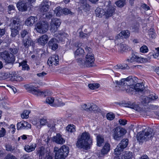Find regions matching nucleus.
Masks as SVG:
<instances>
[{
	"label": "nucleus",
	"instance_id": "19",
	"mask_svg": "<svg viewBox=\"0 0 159 159\" xmlns=\"http://www.w3.org/2000/svg\"><path fill=\"white\" fill-rule=\"evenodd\" d=\"M17 7L21 11H25L27 10V8L29 6L23 0L22 1L19 2L17 5Z\"/></svg>",
	"mask_w": 159,
	"mask_h": 159
},
{
	"label": "nucleus",
	"instance_id": "64",
	"mask_svg": "<svg viewBox=\"0 0 159 159\" xmlns=\"http://www.w3.org/2000/svg\"><path fill=\"white\" fill-rule=\"evenodd\" d=\"M65 105V103L61 101L59 102L57 105L55 104L53 105L54 107L63 106Z\"/></svg>",
	"mask_w": 159,
	"mask_h": 159
},
{
	"label": "nucleus",
	"instance_id": "5",
	"mask_svg": "<svg viewBox=\"0 0 159 159\" xmlns=\"http://www.w3.org/2000/svg\"><path fill=\"white\" fill-rule=\"evenodd\" d=\"M126 132V131L125 129L117 127L112 130V136L114 139L119 141L123 138Z\"/></svg>",
	"mask_w": 159,
	"mask_h": 159
},
{
	"label": "nucleus",
	"instance_id": "22",
	"mask_svg": "<svg viewBox=\"0 0 159 159\" xmlns=\"http://www.w3.org/2000/svg\"><path fill=\"white\" fill-rule=\"evenodd\" d=\"M38 20L36 16H31L28 18L25 21V24L28 26H32Z\"/></svg>",
	"mask_w": 159,
	"mask_h": 159
},
{
	"label": "nucleus",
	"instance_id": "41",
	"mask_svg": "<svg viewBox=\"0 0 159 159\" xmlns=\"http://www.w3.org/2000/svg\"><path fill=\"white\" fill-rule=\"evenodd\" d=\"M11 77V80H16L17 81H20L22 80L23 78L22 77L16 75V74H12Z\"/></svg>",
	"mask_w": 159,
	"mask_h": 159
},
{
	"label": "nucleus",
	"instance_id": "24",
	"mask_svg": "<svg viewBox=\"0 0 159 159\" xmlns=\"http://www.w3.org/2000/svg\"><path fill=\"white\" fill-rule=\"evenodd\" d=\"M125 80L123 82L124 86H132L133 85L134 83V80L132 78V76H129L127 78L124 79Z\"/></svg>",
	"mask_w": 159,
	"mask_h": 159
},
{
	"label": "nucleus",
	"instance_id": "13",
	"mask_svg": "<svg viewBox=\"0 0 159 159\" xmlns=\"http://www.w3.org/2000/svg\"><path fill=\"white\" fill-rule=\"evenodd\" d=\"M80 7L78 8V11L80 14L83 12L82 11L86 12L89 8V5L87 3L86 0H82L80 3Z\"/></svg>",
	"mask_w": 159,
	"mask_h": 159
},
{
	"label": "nucleus",
	"instance_id": "32",
	"mask_svg": "<svg viewBox=\"0 0 159 159\" xmlns=\"http://www.w3.org/2000/svg\"><path fill=\"white\" fill-rule=\"evenodd\" d=\"M144 89V87L142 84L138 83L136 84L134 87V89L136 91L142 92Z\"/></svg>",
	"mask_w": 159,
	"mask_h": 159
},
{
	"label": "nucleus",
	"instance_id": "16",
	"mask_svg": "<svg viewBox=\"0 0 159 159\" xmlns=\"http://www.w3.org/2000/svg\"><path fill=\"white\" fill-rule=\"evenodd\" d=\"M130 36V32L129 30H124L121 31L119 34L116 37V40H120L121 38H128Z\"/></svg>",
	"mask_w": 159,
	"mask_h": 159
},
{
	"label": "nucleus",
	"instance_id": "60",
	"mask_svg": "<svg viewBox=\"0 0 159 159\" xmlns=\"http://www.w3.org/2000/svg\"><path fill=\"white\" fill-rule=\"evenodd\" d=\"M4 159H17L12 154H8L4 158Z\"/></svg>",
	"mask_w": 159,
	"mask_h": 159
},
{
	"label": "nucleus",
	"instance_id": "21",
	"mask_svg": "<svg viewBox=\"0 0 159 159\" xmlns=\"http://www.w3.org/2000/svg\"><path fill=\"white\" fill-rule=\"evenodd\" d=\"M54 152L55 153V159H65L66 157L63 156V153H61L58 149V148L55 147L54 149Z\"/></svg>",
	"mask_w": 159,
	"mask_h": 159
},
{
	"label": "nucleus",
	"instance_id": "43",
	"mask_svg": "<svg viewBox=\"0 0 159 159\" xmlns=\"http://www.w3.org/2000/svg\"><path fill=\"white\" fill-rule=\"evenodd\" d=\"M29 32L26 30H22L20 32L21 36L23 39L29 36Z\"/></svg>",
	"mask_w": 159,
	"mask_h": 159
},
{
	"label": "nucleus",
	"instance_id": "37",
	"mask_svg": "<svg viewBox=\"0 0 159 159\" xmlns=\"http://www.w3.org/2000/svg\"><path fill=\"white\" fill-rule=\"evenodd\" d=\"M66 130L70 133L74 132L75 131V126L72 125H69L66 127Z\"/></svg>",
	"mask_w": 159,
	"mask_h": 159
},
{
	"label": "nucleus",
	"instance_id": "26",
	"mask_svg": "<svg viewBox=\"0 0 159 159\" xmlns=\"http://www.w3.org/2000/svg\"><path fill=\"white\" fill-rule=\"evenodd\" d=\"M110 146L108 143H106L102 149L101 152V154L102 156H104L107 154L110 150Z\"/></svg>",
	"mask_w": 159,
	"mask_h": 159
},
{
	"label": "nucleus",
	"instance_id": "4",
	"mask_svg": "<svg viewBox=\"0 0 159 159\" xmlns=\"http://www.w3.org/2000/svg\"><path fill=\"white\" fill-rule=\"evenodd\" d=\"M9 26L11 30V35L15 37L17 35L21 28V22L20 19L16 17H13L10 20Z\"/></svg>",
	"mask_w": 159,
	"mask_h": 159
},
{
	"label": "nucleus",
	"instance_id": "28",
	"mask_svg": "<svg viewBox=\"0 0 159 159\" xmlns=\"http://www.w3.org/2000/svg\"><path fill=\"white\" fill-rule=\"evenodd\" d=\"M105 10V15L107 17L111 16L115 11V8L111 6L106 8Z\"/></svg>",
	"mask_w": 159,
	"mask_h": 159
},
{
	"label": "nucleus",
	"instance_id": "54",
	"mask_svg": "<svg viewBox=\"0 0 159 159\" xmlns=\"http://www.w3.org/2000/svg\"><path fill=\"white\" fill-rule=\"evenodd\" d=\"M5 147L6 150L7 151L13 152L14 150V148L10 145H7Z\"/></svg>",
	"mask_w": 159,
	"mask_h": 159
},
{
	"label": "nucleus",
	"instance_id": "42",
	"mask_svg": "<svg viewBox=\"0 0 159 159\" xmlns=\"http://www.w3.org/2000/svg\"><path fill=\"white\" fill-rule=\"evenodd\" d=\"M12 74L9 73V74L7 73L3 72L2 73L1 75V76L2 77L3 79H6L8 78H10L11 79V77Z\"/></svg>",
	"mask_w": 159,
	"mask_h": 159
},
{
	"label": "nucleus",
	"instance_id": "10",
	"mask_svg": "<svg viewBox=\"0 0 159 159\" xmlns=\"http://www.w3.org/2000/svg\"><path fill=\"white\" fill-rule=\"evenodd\" d=\"M48 27V24L47 22H40L37 25L36 29L38 32L44 33L47 31Z\"/></svg>",
	"mask_w": 159,
	"mask_h": 159
},
{
	"label": "nucleus",
	"instance_id": "15",
	"mask_svg": "<svg viewBox=\"0 0 159 159\" xmlns=\"http://www.w3.org/2000/svg\"><path fill=\"white\" fill-rule=\"evenodd\" d=\"M59 60L58 56L53 55L49 58L47 63L49 66H52L53 65L56 66L58 64Z\"/></svg>",
	"mask_w": 159,
	"mask_h": 159
},
{
	"label": "nucleus",
	"instance_id": "48",
	"mask_svg": "<svg viewBox=\"0 0 159 159\" xmlns=\"http://www.w3.org/2000/svg\"><path fill=\"white\" fill-rule=\"evenodd\" d=\"M89 111H94L97 109V106L95 104L93 103H89Z\"/></svg>",
	"mask_w": 159,
	"mask_h": 159
},
{
	"label": "nucleus",
	"instance_id": "49",
	"mask_svg": "<svg viewBox=\"0 0 159 159\" xmlns=\"http://www.w3.org/2000/svg\"><path fill=\"white\" fill-rule=\"evenodd\" d=\"M136 57H137V56L135 54H134L131 57L128 59H127V61H128L130 63L136 61Z\"/></svg>",
	"mask_w": 159,
	"mask_h": 159
},
{
	"label": "nucleus",
	"instance_id": "29",
	"mask_svg": "<svg viewBox=\"0 0 159 159\" xmlns=\"http://www.w3.org/2000/svg\"><path fill=\"white\" fill-rule=\"evenodd\" d=\"M105 11L102 9L97 8L95 11V13L97 16L101 17L105 15Z\"/></svg>",
	"mask_w": 159,
	"mask_h": 159
},
{
	"label": "nucleus",
	"instance_id": "30",
	"mask_svg": "<svg viewBox=\"0 0 159 159\" xmlns=\"http://www.w3.org/2000/svg\"><path fill=\"white\" fill-rule=\"evenodd\" d=\"M97 145L99 147L102 146V145L104 142V139L103 137L100 135H98L97 136Z\"/></svg>",
	"mask_w": 159,
	"mask_h": 159
},
{
	"label": "nucleus",
	"instance_id": "58",
	"mask_svg": "<svg viewBox=\"0 0 159 159\" xmlns=\"http://www.w3.org/2000/svg\"><path fill=\"white\" fill-rule=\"evenodd\" d=\"M89 103H88L87 104H84L83 105H82L81 106L82 108L87 111H89Z\"/></svg>",
	"mask_w": 159,
	"mask_h": 159
},
{
	"label": "nucleus",
	"instance_id": "56",
	"mask_svg": "<svg viewBox=\"0 0 159 159\" xmlns=\"http://www.w3.org/2000/svg\"><path fill=\"white\" fill-rule=\"evenodd\" d=\"M47 123V120L44 118H41L40 120V125H44Z\"/></svg>",
	"mask_w": 159,
	"mask_h": 159
},
{
	"label": "nucleus",
	"instance_id": "8",
	"mask_svg": "<svg viewBox=\"0 0 159 159\" xmlns=\"http://www.w3.org/2000/svg\"><path fill=\"white\" fill-rule=\"evenodd\" d=\"M74 56L76 62L79 65L83 66L81 64L82 58L84 55V50L81 48H78L74 52Z\"/></svg>",
	"mask_w": 159,
	"mask_h": 159
},
{
	"label": "nucleus",
	"instance_id": "36",
	"mask_svg": "<svg viewBox=\"0 0 159 159\" xmlns=\"http://www.w3.org/2000/svg\"><path fill=\"white\" fill-rule=\"evenodd\" d=\"M63 9L61 7H57L54 11V12L56 14L57 16H60L63 14Z\"/></svg>",
	"mask_w": 159,
	"mask_h": 159
},
{
	"label": "nucleus",
	"instance_id": "6",
	"mask_svg": "<svg viewBox=\"0 0 159 159\" xmlns=\"http://www.w3.org/2000/svg\"><path fill=\"white\" fill-rule=\"evenodd\" d=\"M94 55L92 53H88L85 57V61H83L81 62L82 65H79L81 68L89 67L93 66L94 63Z\"/></svg>",
	"mask_w": 159,
	"mask_h": 159
},
{
	"label": "nucleus",
	"instance_id": "20",
	"mask_svg": "<svg viewBox=\"0 0 159 159\" xmlns=\"http://www.w3.org/2000/svg\"><path fill=\"white\" fill-rule=\"evenodd\" d=\"M53 141L56 143L60 144H62L64 143L65 140L62 137L60 134H57V135L53 137L52 139Z\"/></svg>",
	"mask_w": 159,
	"mask_h": 159
},
{
	"label": "nucleus",
	"instance_id": "35",
	"mask_svg": "<svg viewBox=\"0 0 159 159\" xmlns=\"http://www.w3.org/2000/svg\"><path fill=\"white\" fill-rule=\"evenodd\" d=\"M116 48H117L118 51L120 52L126 51L127 47L123 44L120 43L116 46Z\"/></svg>",
	"mask_w": 159,
	"mask_h": 159
},
{
	"label": "nucleus",
	"instance_id": "59",
	"mask_svg": "<svg viewBox=\"0 0 159 159\" xmlns=\"http://www.w3.org/2000/svg\"><path fill=\"white\" fill-rule=\"evenodd\" d=\"M131 86H129L125 87V89L127 92H131L134 90V89L133 87H131Z\"/></svg>",
	"mask_w": 159,
	"mask_h": 159
},
{
	"label": "nucleus",
	"instance_id": "45",
	"mask_svg": "<svg viewBox=\"0 0 159 159\" xmlns=\"http://www.w3.org/2000/svg\"><path fill=\"white\" fill-rule=\"evenodd\" d=\"M149 97L150 99H151V102L154 101L157 99L158 98L157 95L155 93H152L149 95Z\"/></svg>",
	"mask_w": 159,
	"mask_h": 159
},
{
	"label": "nucleus",
	"instance_id": "11",
	"mask_svg": "<svg viewBox=\"0 0 159 159\" xmlns=\"http://www.w3.org/2000/svg\"><path fill=\"white\" fill-rule=\"evenodd\" d=\"M61 23L60 20L57 18H53L50 24L51 30L52 32H56Z\"/></svg>",
	"mask_w": 159,
	"mask_h": 159
},
{
	"label": "nucleus",
	"instance_id": "63",
	"mask_svg": "<svg viewBox=\"0 0 159 159\" xmlns=\"http://www.w3.org/2000/svg\"><path fill=\"white\" fill-rule=\"evenodd\" d=\"M55 124L53 121H51V123H48V126L49 127L51 128H53L55 127Z\"/></svg>",
	"mask_w": 159,
	"mask_h": 159
},
{
	"label": "nucleus",
	"instance_id": "61",
	"mask_svg": "<svg viewBox=\"0 0 159 159\" xmlns=\"http://www.w3.org/2000/svg\"><path fill=\"white\" fill-rule=\"evenodd\" d=\"M146 60L143 58L137 56L136 57V62H138L142 63L145 61Z\"/></svg>",
	"mask_w": 159,
	"mask_h": 159
},
{
	"label": "nucleus",
	"instance_id": "3",
	"mask_svg": "<svg viewBox=\"0 0 159 159\" xmlns=\"http://www.w3.org/2000/svg\"><path fill=\"white\" fill-rule=\"evenodd\" d=\"M153 129L147 127L143 129V130L140 131L137 135V140L139 142H143L150 140L152 139L154 135L152 132Z\"/></svg>",
	"mask_w": 159,
	"mask_h": 159
},
{
	"label": "nucleus",
	"instance_id": "62",
	"mask_svg": "<svg viewBox=\"0 0 159 159\" xmlns=\"http://www.w3.org/2000/svg\"><path fill=\"white\" fill-rule=\"evenodd\" d=\"M127 121L124 119H120L119 120V122L120 125H125L127 123Z\"/></svg>",
	"mask_w": 159,
	"mask_h": 159
},
{
	"label": "nucleus",
	"instance_id": "14",
	"mask_svg": "<svg viewBox=\"0 0 159 159\" xmlns=\"http://www.w3.org/2000/svg\"><path fill=\"white\" fill-rule=\"evenodd\" d=\"M49 3L47 1H43L39 6L40 11L42 12H47L49 8Z\"/></svg>",
	"mask_w": 159,
	"mask_h": 159
},
{
	"label": "nucleus",
	"instance_id": "27",
	"mask_svg": "<svg viewBox=\"0 0 159 159\" xmlns=\"http://www.w3.org/2000/svg\"><path fill=\"white\" fill-rule=\"evenodd\" d=\"M61 153H63L64 155L63 156H65L66 157L67 156L69 153V148L66 145H63L62 146L61 148L58 149Z\"/></svg>",
	"mask_w": 159,
	"mask_h": 159
},
{
	"label": "nucleus",
	"instance_id": "2",
	"mask_svg": "<svg viewBox=\"0 0 159 159\" xmlns=\"http://www.w3.org/2000/svg\"><path fill=\"white\" fill-rule=\"evenodd\" d=\"M19 50L16 47L10 48L8 51L5 50L1 52L0 56L6 62L13 65L15 60V55L18 53Z\"/></svg>",
	"mask_w": 159,
	"mask_h": 159
},
{
	"label": "nucleus",
	"instance_id": "52",
	"mask_svg": "<svg viewBox=\"0 0 159 159\" xmlns=\"http://www.w3.org/2000/svg\"><path fill=\"white\" fill-rule=\"evenodd\" d=\"M140 51L143 53H145L148 51V47L146 45H143L140 48Z\"/></svg>",
	"mask_w": 159,
	"mask_h": 159
},
{
	"label": "nucleus",
	"instance_id": "34",
	"mask_svg": "<svg viewBox=\"0 0 159 159\" xmlns=\"http://www.w3.org/2000/svg\"><path fill=\"white\" fill-rule=\"evenodd\" d=\"M45 154V150L44 147H42L39 148L37 150V154L38 155L39 158H42V157L44 156Z\"/></svg>",
	"mask_w": 159,
	"mask_h": 159
},
{
	"label": "nucleus",
	"instance_id": "55",
	"mask_svg": "<svg viewBox=\"0 0 159 159\" xmlns=\"http://www.w3.org/2000/svg\"><path fill=\"white\" fill-rule=\"evenodd\" d=\"M6 133V132L5 129L3 128H1L0 129V138L5 136Z\"/></svg>",
	"mask_w": 159,
	"mask_h": 159
},
{
	"label": "nucleus",
	"instance_id": "7",
	"mask_svg": "<svg viewBox=\"0 0 159 159\" xmlns=\"http://www.w3.org/2000/svg\"><path fill=\"white\" fill-rule=\"evenodd\" d=\"M25 87L28 91H30L33 94L38 96L45 97L48 94L47 92L41 91L32 85H25Z\"/></svg>",
	"mask_w": 159,
	"mask_h": 159
},
{
	"label": "nucleus",
	"instance_id": "40",
	"mask_svg": "<svg viewBox=\"0 0 159 159\" xmlns=\"http://www.w3.org/2000/svg\"><path fill=\"white\" fill-rule=\"evenodd\" d=\"M99 84L98 83H92L88 84L89 88L92 90H94L98 88L99 87Z\"/></svg>",
	"mask_w": 159,
	"mask_h": 159
},
{
	"label": "nucleus",
	"instance_id": "57",
	"mask_svg": "<svg viewBox=\"0 0 159 159\" xmlns=\"http://www.w3.org/2000/svg\"><path fill=\"white\" fill-rule=\"evenodd\" d=\"M63 14L65 15H67L72 13L71 11L67 8H65L63 9Z\"/></svg>",
	"mask_w": 159,
	"mask_h": 159
},
{
	"label": "nucleus",
	"instance_id": "44",
	"mask_svg": "<svg viewBox=\"0 0 159 159\" xmlns=\"http://www.w3.org/2000/svg\"><path fill=\"white\" fill-rule=\"evenodd\" d=\"M30 113L29 110H25L21 115V117L23 119L27 118L29 117V115Z\"/></svg>",
	"mask_w": 159,
	"mask_h": 159
},
{
	"label": "nucleus",
	"instance_id": "12",
	"mask_svg": "<svg viewBox=\"0 0 159 159\" xmlns=\"http://www.w3.org/2000/svg\"><path fill=\"white\" fill-rule=\"evenodd\" d=\"M58 41L56 38H52L48 42V48L52 50L55 51L58 48Z\"/></svg>",
	"mask_w": 159,
	"mask_h": 159
},
{
	"label": "nucleus",
	"instance_id": "46",
	"mask_svg": "<svg viewBox=\"0 0 159 159\" xmlns=\"http://www.w3.org/2000/svg\"><path fill=\"white\" fill-rule=\"evenodd\" d=\"M106 117L108 120H112L115 118V115L112 113H108L107 114Z\"/></svg>",
	"mask_w": 159,
	"mask_h": 159
},
{
	"label": "nucleus",
	"instance_id": "50",
	"mask_svg": "<svg viewBox=\"0 0 159 159\" xmlns=\"http://www.w3.org/2000/svg\"><path fill=\"white\" fill-rule=\"evenodd\" d=\"M54 101V99L53 97H48L46 99V102L48 104L53 106L52 104ZM54 104H53L54 105Z\"/></svg>",
	"mask_w": 159,
	"mask_h": 159
},
{
	"label": "nucleus",
	"instance_id": "17",
	"mask_svg": "<svg viewBox=\"0 0 159 159\" xmlns=\"http://www.w3.org/2000/svg\"><path fill=\"white\" fill-rule=\"evenodd\" d=\"M32 40L30 37L28 36L27 37L24 38L22 40V43L23 45L25 48H28L30 46L32 43Z\"/></svg>",
	"mask_w": 159,
	"mask_h": 159
},
{
	"label": "nucleus",
	"instance_id": "51",
	"mask_svg": "<svg viewBox=\"0 0 159 159\" xmlns=\"http://www.w3.org/2000/svg\"><path fill=\"white\" fill-rule=\"evenodd\" d=\"M125 79H122L120 81H118L117 80H115V81H113V83L114 84H115V86H117V85H121L124 86V81Z\"/></svg>",
	"mask_w": 159,
	"mask_h": 159
},
{
	"label": "nucleus",
	"instance_id": "25",
	"mask_svg": "<svg viewBox=\"0 0 159 159\" xmlns=\"http://www.w3.org/2000/svg\"><path fill=\"white\" fill-rule=\"evenodd\" d=\"M48 39V37L47 34H44L40 37L38 39V42L39 44L44 45L46 44Z\"/></svg>",
	"mask_w": 159,
	"mask_h": 159
},
{
	"label": "nucleus",
	"instance_id": "38",
	"mask_svg": "<svg viewBox=\"0 0 159 159\" xmlns=\"http://www.w3.org/2000/svg\"><path fill=\"white\" fill-rule=\"evenodd\" d=\"M123 155L125 159H131L133 156L132 152L129 151L125 152Z\"/></svg>",
	"mask_w": 159,
	"mask_h": 159
},
{
	"label": "nucleus",
	"instance_id": "33",
	"mask_svg": "<svg viewBox=\"0 0 159 159\" xmlns=\"http://www.w3.org/2000/svg\"><path fill=\"white\" fill-rule=\"evenodd\" d=\"M22 66V69L23 70H28L30 69L29 66L27 64V61H25L23 60L19 63V66Z\"/></svg>",
	"mask_w": 159,
	"mask_h": 159
},
{
	"label": "nucleus",
	"instance_id": "39",
	"mask_svg": "<svg viewBox=\"0 0 159 159\" xmlns=\"http://www.w3.org/2000/svg\"><path fill=\"white\" fill-rule=\"evenodd\" d=\"M125 0H119L116 1L115 3L119 7H123L125 4Z\"/></svg>",
	"mask_w": 159,
	"mask_h": 159
},
{
	"label": "nucleus",
	"instance_id": "53",
	"mask_svg": "<svg viewBox=\"0 0 159 159\" xmlns=\"http://www.w3.org/2000/svg\"><path fill=\"white\" fill-rule=\"evenodd\" d=\"M129 107L138 111H139L141 110L140 107H139L138 105L133 104L132 105H130Z\"/></svg>",
	"mask_w": 159,
	"mask_h": 159
},
{
	"label": "nucleus",
	"instance_id": "18",
	"mask_svg": "<svg viewBox=\"0 0 159 159\" xmlns=\"http://www.w3.org/2000/svg\"><path fill=\"white\" fill-rule=\"evenodd\" d=\"M36 147V145L34 143H29L24 146V150L27 152H30L34 151Z\"/></svg>",
	"mask_w": 159,
	"mask_h": 159
},
{
	"label": "nucleus",
	"instance_id": "47",
	"mask_svg": "<svg viewBox=\"0 0 159 159\" xmlns=\"http://www.w3.org/2000/svg\"><path fill=\"white\" fill-rule=\"evenodd\" d=\"M142 102L146 104L151 102V99H150L149 97H143L142 98Z\"/></svg>",
	"mask_w": 159,
	"mask_h": 159
},
{
	"label": "nucleus",
	"instance_id": "31",
	"mask_svg": "<svg viewBox=\"0 0 159 159\" xmlns=\"http://www.w3.org/2000/svg\"><path fill=\"white\" fill-rule=\"evenodd\" d=\"M114 68L116 69H121L122 70L128 69L129 68L128 65L125 63L117 65L115 66Z\"/></svg>",
	"mask_w": 159,
	"mask_h": 159
},
{
	"label": "nucleus",
	"instance_id": "1",
	"mask_svg": "<svg viewBox=\"0 0 159 159\" xmlns=\"http://www.w3.org/2000/svg\"><path fill=\"white\" fill-rule=\"evenodd\" d=\"M92 143V140L90 134L88 132H84L79 137L76 144L78 148L87 150L90 148Z\"/></svg>",
	"mask_w": 159,
	"mask_h": 159
},
{
	"label": "nucleus",
	"instance_id": "9",
	"mask_svg": "<svg viewBox=\"0 0 159 159\" xmlns=\"http://www.w3.org/2000/svg\"><path fill=\"white\" fill-rule=\"evenodd\" d=\"M128 142L129 140L127 139H122L115 149V154L117 155L120 154L121 152L123 151V149L127 147Z\"/></svg>",
	"mask_w": 159,
	"mask_h": 159
},
{
	"label": "nucleus",
	"instance_id": "23",
	"mask_svg": "<svg viewBox=\"0 0 159 159\" xmlns=\"http://www.w3.org/2000/svg\"><path fill=\"white\" fill-rule=\"evenodd\" d=\"M17 129L19 130L22 129H25V127H27L30 128L31 127V125L29 124L28 122L24 121H22L17 123Z\"/></svg>",
	"mask_w": 159,
	"mask_h": 159
}]
</instances>
